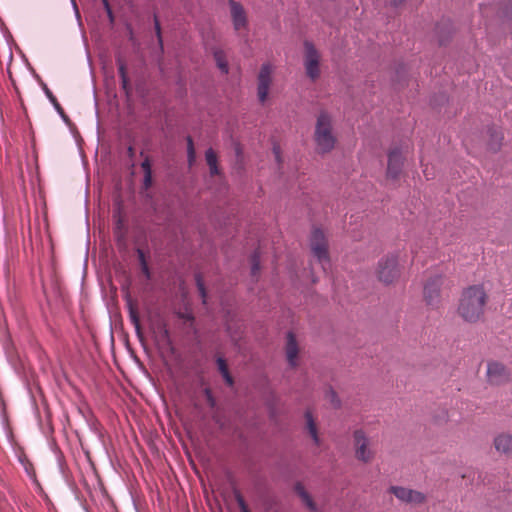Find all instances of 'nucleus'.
Instances as JSON below:
<instances>
[{
    "instance_id": "9b49d317",
    "label": "nucleus",
    "mask_w": 512,
    "mask_h": 512,
    "mask_svg": "<svg viewBox=\"0 0 512 512\" xmlns=\"http://www.w3.org/2000/svg\"><path fill=\"white\" fill-rule=\"evenodd\" d=\"M230 14L235 31L240 32L247 27V14L243 6L235 0H229Z\"/></svg>"
},
{
    "instance_id": "f03ea898",
    "label": "nucleus",
    "mask_w": 512,
    "mask_h": 512,
    "mask_svg": "<svg viewBox=\"0 0 512 512\" xmlns=\"http://www.w3.org/2000/svg\"><path fill=\"white\" fill-rule=\"evenodd\" d=\"M314 139L317 151L320 153L330 152L335 146L336 137L332 130V119L326 112H321L318 115Z\"/></svg>"
},
{
    "instance_id": "9d476101",
    "label": "nucleus",
    "mask_w": 512,
    "mask_h": 512,
    "mask_svg": "<svg viewBox=\"0 0 512 512\" xmlns=\"http://www.w3.org/2000/svg\"><path fill=\"white\" fill-rule=\"evenodd\" d=\"M391 493H393L399 500L411 503V504H422L425 502V495L419 491L408 489L405 487L392 486L390 488Z\"/></svg>"
},
{
    "instance_id": "423d86ee",
    "label": "nucleus",
    "mask_w": 512,
    "mask_h": 512,
    "mask_svg": "<svg viewBox=\"0 0 512 512\" xmlns=\"http://www.w3.org/2000/svg\"><path fill=\"white\" fill-rule=\"evenodd\" d=\"M310 248L314 257L326 269V265L330 262L328 252V242L324 232L319 228H314L310 237Z\"/></svg>"
},
{
    "instance_id": "4468645a",
    "label": "nucleus",
    "mask_w": 512,
    "mask_h": 512,
    "mask_svg": "<svg viewBox=\"0 0 512 512\" xmlns=\"http://www.w3.org/2000/svg\"><path fill=\"white\" fill-rule=\"evenodd\" d=\"M493 444L497 452L506 456L512 455V434L502 433L497 435Z\"/></svg>"
},
{
    "instance_id": "e433bc0d",
    "label": "nucleus",
    "mask_w": 512,
    "mask_h": 512,
    "mask_svg": "<svg viewBox=\"0 0 512 512\" xmlns=\"http://www.w3.org/2000/svg\"><path fill=\"white\" fill-rule=\"evenodd\" d=\"M206 396H207V400L208 402L210 403L211 406H214L215 405V399L213 398L211 392L209 389H206Z\"/></svg>"
},
{
    "instance_id": "aec40b11",
    "label": "nucleus",
    "mask_w": 512,
    "mask_h": 512,
    "mask_svg": "<svg viewBox=\"0 0 512 512\" xmlns=\"http://www.w3.org/2000/svg\"><path fill=\"white\" fill-rule=\"evenodd\" d=\"M128 309H129L130 321L134 325L137 333L139 334L141 331V325H140V318H139V313H138L137 307L131 301H129Z\"/></svg>"
},
{
    "instance_id": "20e7f679",
    "label": "nucleus",
    "mask_w": 512,
    "mask_h": 512,
    "mask_svg": "<svg viewBox=\"0 0 512 512\" xmlns=\"http://www.w3.org/2000/svg\"><path fill=\"white\" fill-rule=\"evenodd\" d=\"M353 448L358 461L370 463L374 460L376 451L372 447L371 439L363 429H356L353 432Z\"/></svg>"
},
{
    "instance_id": "a878e982",
    "label": "nucleus",
    "mask_w": 512,
    "mask_h": 512,
    "mask_svg": "<svg viewBox=\"0 0 512 512\" xmlns=\"http://www.w3.org/2000/svg\"><path fill=\"white\" fill-rule=\"evenodd\" d=\"M327 397L329 398V400L331 401L332 405L336 408L340 407V400L336 394V392L332 389H330L327 393Z\"/></svg>"
},
{
    "instance_id": "0eeeda50",
    "label": "nucleus",
    "mask_w": 512,
    "mask_h": 512,
    "mask_svg": "<svg viewBox=\"0 0 512 512\" xmlns=\"http://www.w3.org/2000/svg\"><path fill=\"white\" fill-rule=\"evenodd\" d=\"M304 48H305L304 66H305L306 74L311 80H315L320 75L319 52L316 50L314 45L309 41H305Z\"/></svg>"
},
{
    "instance_id": "f8f14e48",
    "label": "nucleus",
    "mask_w": 512,
    "mask_h": 512,
    "mask_svg": "<svg viewBox=\"0 0 512 512\" xmlns=\"http://www.w3.org/2000/svg\"><path fill=\"white\" fill-rule=\"evenodd\" d=\"M403 165V158L398 149H393L388 155L387 177L389 179H398Z\"/></svg>"
},
{
    "instance_id": "c85d7f7f",
    "label": "nucleus",
    "mask_w": 512,
    "mask_h": 512,
    "mask_svg": "<svg viewBox=\"0 0 512 512\" xmlns=\"http://www.w3.org/2000/svg\"><path fill=\"white\" fill-rule=\"evenodd\" d=\"M141 168H142L144 174L152 173L151 163H150V160L148 157L145 158V160L141 163Z\"/></svg>"
},
{
    "instance_id": "f704fd0d",
    "label": "nucleus",
    "mask_w": 512,
    "mask_h": 512,
    "mask_svg": "<svg viewBox=\"0 0 512 512\" xmlns=\"http://www.w3.org/2000/svg\"><path fill=\"white\" fill-rule=\"evenodd\" d=\"M102 1H103V4L105 6V9L107 11V14H108L110 20L113 21V14H112L111 8L109 6L108 0H102Z\"/></svg>"
},
{
    "instance_id": "412c9836",
    "label": "nucleus",
    "mask_w": 512,
    "mask_h": 512,
    "mask_svg": "<svg viewBox=\"0 0 512 512\" xmlns=\"http://www.w3.org/2000/svg\"><path fill=\"white\" fill-rule=\"evenodd\" d=\"M214 59L216 61V64H217L218 68L223 73H228V63L226 61L225 54H224V52L222 50H215L214 51Z\"/></svg>"
},
{
    "instance_id": "a19ab883",
    "label": "nucleus",
    "mask_w": 512,
    "mask_h": 512,
    "mask_svg": "<svg viewBox=\"0 0 512 512\" xmlns=\"http://www.w3.org/2000/svg\"><path fill=\"white\" fill-rule=\"evenodd\" d=\"M241 512H250V510H249V508H247V509H245V510H243Z\"/></svg>"
},
{
    "instance_id": "7c9ffc66",
    "label": "nucleus",
    "mask_w": 512,
    "mask_h": 512,
    "mask_svg": "<svg viewBox=\"0 0 512 512\" xmlns=\"http://www.w3.org/2000/svg\"><path fill=\"white\" fill-rule=\"evenodd\" d=\"M144 187L148 189L152 185V173L144 174Z\"/></svg>"
},
{
    "instance_id": "2f4dec72",
    "label": "nucleus",
    "mask_w": 512,
    "mask_h": 512,
    "mask_svg": "<svg viewBox=\"0 0 512 512\" xmlns=\"http://www.w3.org/2000/svg\"><path fill=\"white\" fill-rule=\"evenodd\" d=\"M122 89L128 94L130 91L129 78H121Z\"/></svg>"
},
{
    "instance_id": "b1692460",
    "label": "nucleus",
    "mask_w": 512,
    "mask_h": 512,
    "mask_svg": "<svg viewBox=\"0 0 512 512\" xmlns=\"http://www.w3.org/2000/svg\"><path fill=\"white\" fill-rule=\"evenodd\" d=\"M116 62H117V66H118V72H119L120 79L128 78L127 66H126L125 61L121 57H118L116 59Z\"/></svg>"
},
{
    "instance_id": "6e6552de",
    "label": "nucleus",
    "mask_w": 512,
    "mask_h": 512,
    "mask_svg": "<svg viewBox=\"0 0 512 512\" xmlns=\"http://www.w3.org/2000/svg\"><path fill=\"white\" fill-rule=\"evenodd\" d=\"M487 381L492 385H502L510 380V371L498 361H489L486 370Z\"/></svg>"
},
{
    "instance_id": "f3484780",
    "label": "nucleus",
    "mask_w": 512,
    "mask_h": 512,
    "mask_svg": "<svg viewBox=\"0 0 512 512\" xmlns=\"http://www.w3.org/2000/svg\"><path fill=\"white\" fill-rule=\"evenodd\" d=\"M305 420H306V428L308 430V433L310 434L311 438L313 439L314 443L316 445H320V438L318 435V430L316 423L313 419L312 413L310 411H306L305 413Z\"/></svg>"
},
{
    "instance_id": "5701e85b",
    "label": "nucleus",
    "mask_w": 512,
    "mask_h": 512,
    "mask_svg": "<svg viewBox=\"0 0 512 512\" xmlns=\"http://www.w3.org/2000/svg\"><path fill=\"white\" fill-rule=\"evenodd\" d=\"M187 156H188V163L190 166H192L195 162L196 158V152L194 148V143L192 137H187Z\"/></svg>"
},
{
    "instance_id": "1a4fd4ad",
    "label": "nucleus",
    "mask_w": 512,
    "mask_h": 512,
    "mask_svg": "<svg viewBox=\"0 0 512 512\" xmlns=\"http://www.w3.org/2000/svg\"><path fill=\"white\" fill-rule=\"evenodd\" d=\"M273 67L269 63L261 66L258 74L257 95L260 103H265L268 98L270 86L272 83Z\"/></svg>"
},
{
    "instance_id": "72a5a7b5",
    "label": "nucleus",
    "mask_w": 512,
    "mask_h": 512,
    "mask_svg": "<svg viewBox=\"0 0 512 512\" xmlns=\"http://www.w3.org/2000/svg\"><path fill=\"white\" fill-rule=\"evenodd\" d=\"M102 1H103V4L105 6V9L107 11V14H108L110 20L113 21V14H112L111 8L109 6L108 0H102Z\"/></svg>"
},
{
    "instance_id": "f257e3e1",
    "label": "nucleus",
    "mask_w": 512,
    "mask_h": 512,
    "mask_svg": "<svg viewBox=\"0 0 512 512\" xmlns=\"http://www.w3.org/2000/svg\"><path fill=\"white\" fill-rule=\"evenodd\" d=\"M488 301L489 295L484 284L469 285L461 292L457 314L464 322L477 323L484 317Z\"/></svg>"
},
{
    "instance_id": "393cba45",
    "label": "nucleus",
    "mask_w": 512,
    "mask_h": 512,
    "mask_svg": "<svg viewBox=\"0 0 512 512\" xmlns=\"http://www.w3.org/2000/svg\"><path fill=\"white\" fill-rule=\"evenodd\" d=\"M196 283H197L199 293L203 299V303H205L206 302V290H205L204 283H203L200 275H196Z\"/></svg>"
},
{
    "instance_id": "ddd939ff",
    "label": "nucleus",
    "mask_w": 512,
    "mask_h": 512,
    "mask_svg": "<svg viewBox=\"0 0 512 512\" xmlns=\"http://www.w3.org/2000/svg\"><path fill=\"white\" fill-rule=\"evenodd\" d=\"M286 358L289 365L294 368L298 365L297 356L299 352L298 344L296 342L295 336L292 332L287 334V342L285 347Z\"/></svg>"
},
{
    "instance_id": "c756f323",
    "label": "nucleus",
    "mask_w": 512,
    "mask_h": 512,
    "mask_svg": "<svg viewBox=\"0 0 512 512\" xmlns=\"http://www.w3.org/2000/svg\"><path fill=\"white\" fill-rule=\"evenodd\" d=\"M137 255H138V260H139L140 266H142L143 264L144 265L148 264L147 260H146L145 253L142 249H137Z\"/></svg>"
},
{
    "instance_id": "dca6fc26",
    "label": "nucleus",
    "mask_w": 512,
    "mask_h": 512,
    "mask_svg": "<svg viewBox=\"0 0 512 512\" xmlns=\"http://www.w3.org/2000/svg\"><path fill=\"white\" fill-rule=\"evenodd\" d=\"M43 90H44V93L45 95L47 96V98L49 99V101L51 102V104L54 106L55 110L58 112V114L61 116V118L65 121V122H69V117L68 115L65 113L63 107L60 105V103L58 102L57 98L54 96V94L52 93V91L47 87L46 84L43 85Z\"/></svg>"
},
{
    "instance_id": "58836bf2",
    "label": "nucleus",
    "mask_w": 512,
    "mask_h": 512,
    "mask_svg": "<svg viewBox=\"0 0 512 512\" xmlns=\"http://www.w3.org/2000/svg\"><path fill=\"white\" fill-rule=\"evenodd\" d=\"M183 318H185V319H186V320H188V321H193V319H194V318H193V316H191V315H189V314H187V315L183 316Z\"/></svg>"
},
{
    "instance_id": "39448f33",
    "label": "nucleus",
    "mask_w": 512,
    "mask_h": 512,
    "mask_svg": "<svg viewBox=\"0 0 512 512\" xmlns=\"http://www.w3.org/2000/svg\"><path fill=\"white\" fill-rule=\"evenodd\" d=\"M444 276L437 274L430 276L423 290L424 301L432 309H438L442 303L441 288L444 284Z\"/></svg>"
},
{
    "instance_id": "4c0bfd02",
    "label": "nucleus",
    "mask_w": 512,
    "mask_h": 512,
    "mask_svg": "<svg viewBox=\"0 0 512 512\" xmlns=\"http://www.w3.org/2000/svg\"><path fill=\"white\" fill-rule=\"evenodd\" d=\"M273 153L278 162H280V148L278 146H274Z\"/></svg>"
},
{
    "instance_id": "a211bd4d",
    "label": "nucleus",
    "mask_w": 512,
    "mask_h": 512,
    "mask_svg": "<svg viewBox=\"0 0 512 512\" xmlns=\"http://www.w3.org/2000/svg\"><path fill=\"white\" fill-rule=\"evenodd\" d=\"M205 157H206L207 165L209 166L210 174L212 176L218 175L219 174L218 160H217V155H216L215 151L212 148H209L205 153Z\"/></svg>"
},
{
    "instance_id": "4be33fe9",
    "label": "nucleus",
    "mask_w": 512,
    "mask_h": 512,
    "mask_svg": "<svg viewBox=\"0 0 512 512\" xmlns=\"http://www.w3.org/2000/svg\"><path fill=\"white\" fill-rule=\"evenodd\" d=\"M296 492L301 497L303 502L311 509L314 510V503L312 499L310 498L309 494L305 491L304 487L301 484H297L295 487Z\"/></svg>"
},
{
    "instance_id": "ea45409f",
    "label": "nucleus",
    "mask_w": 512,
    "mask_h": 512,
    "mask_svg": "<svg viewBox=\"0 0 512 512\" xmlns=\"http://www.w3.org/2000/svg\"><path fill=\"white\" fill-rule=\"evenodd\" d=\"M404 0H391V2L394 4V5H398L400 3H402Z\"/></svg>"
},
{
    "instance_id": "cd10ccee",
    "label": "nucleus",
    "mask_w": 512,
    "mask_h": 512,
    "mask_svg": "<svg viewBox=\"0 0 512 512\" xmlns=\"http://www.w3.org/2000/svg\"><path fill=\"white\" fill-rule=\"evenodd\" d=\"M235 498L240 511H243L248 508L243 496L240 493H236Z\"/></svg>"
},
{
    "instance_id": "6ab92c4d",
    "label": "nucleus",
    "mask_w": 512,
    "mask_h": 512,
    "mask_svg": "<svg viewBox=\"0 0 512 512\" xmlns=\"http://www.w3.org/2000/svg\"><path fill=\"white\" fill-rule=\"evenodd\" d=\"M216 363H217V366H218V370L221 373V375L223 376L225 382L229 386H232L234 381H233L232 376L229 373L228 365L226 363V360L224 358H222V357H218L217 360H216Z\"/></svg>"
},
{
    "instance_id": "7ed1b4c3",
    "label": "nucleus",
    "mask_w": 512,
    "mask_h": 512,
    "mask_svg": "<svg viewBox=\"0 0 512 512\" xmlns=\"http://www.w3.org/2000/svg\"><path fill=\"white\" fill-rule=\"evenodd\" d=\"M375 274L379 282L385 285H390L397 281L401 275L398 255L390 253L380 258Z\"/></svg>"
},
{
    "instance_id": "bb28decb",
    "label": "nucleus",
    "mask_w": 512,
    "mask_h": 512,
    "mask_svg": "<svg viewBox=\"0 0 512 512\" xmlns=\"http://www.w3.org/2000/svg\"><path fill=\"white\" fill-rule=\"evenodd\" d=\"M259 269V256L257 253H255L252 256V274L255 275L259 271Z\"/></svg>"
},
{
    "instance_id": "473e14b6",
    "label": "nucleus",
    "mask_w": 512,
    "mask_h": 512,
    "mask_svg": "<svg viewBox=\"0 0 512 512\" xmlns=\"http://www.w3.org/2000/svg\"><path fill=\"white\" fill-rule=\"evenodd\" d=\"M140 267H141V271H142V273L145 275V277H146L147 279H150V278H151V272H150V269H149L148 264H145V265L143 264V265H142V266H140Z\"/></svg>"
},
{
    "instance_id": "2eb2a0df",
    "label": "nucleus",
    "mask_w": 512,
    "mask_h": 512,
    "mask_svg": "<svg viewBox=\"0 0 512 512\" xmlns=\"http://www.w3.org/2000/svg\"><path fill=\"white\" fill-rule=\"evenodd\" d=\"M489 139L488 146L492 151H497L500 149L502 140L504 138L502 130L498 127H491L487 131Z\"/></svg>"
},
{
    "instance_id": "c9c22d12",
    "label": "nucleus",
    "mask_w": 512,
    "mask_h": 512,
    "mask_svg": "<svg viewBox=\"0 0 512 512\" xmlns=\"http://www.w3.org/2000/svg\"><path fill=\"white\" fill-rule=\"evenodd\" d=\"M155 30H156L157 36L159 38V41L161 42V27H160V23H159L157 17H155Z\"/></svg>"
}]
</instances>
